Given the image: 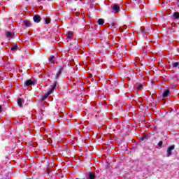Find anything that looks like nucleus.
Listing matches in <instances>:
<instances>
[{
    "label": "nucleus",
    "instance_id": "nucleus-7",
    "mask_svg": "<svg viewBox=\"0 0 179 179\" xmlns=\"http://www.w3.org/2000/svg\"><path fill=\"white\" fill-rule=\"evenodd\" d=\"M34 85V81L31 80H28L25 82V85L27 86H33Z\"/></svg>",
    "mask_w": 179,
    "mask_h": 179
},
{
    "label": "nucleus",
    "instance_id": "nucleus-10",
    "mask_svg": "<svg viewBox=\"0 0 179 179\" xmlns=\"http://www.w3.org/2000/svg\"><path fill=\"white\" fill-rule=\"evenodd\" d=\"M6 36L7 37V38H12L13 37V34H12L11 32H7L6 34Z\"/></svg>",
    "mask_w": 179,
    "mask_h": 179
},
{
    "label": "nucleus",
    "instance_id": "nucleus-22",
    "mask_svg": "<svg viewBox=\"0 0 179 179\" xmlns=\"http://www.w3.org/2000/svg\"><path fill=\"white\" fill-rule=\"evenodd\" d=\"M9 178H10V176H9V173H8L7 179H9Z\"/></svg>",
    "mask_w": 179,
    "mask_h": 179
},
{
    "label": "nucleus",
    "instance_id": "nucleus-5",
    "mask_svg": "<svg viewBox=\"0 0 179 179\" xmlns=\"http://www.w3.org/2000/svg\"><path fill=\"white\" fill-rule=\"evenodd\" d=\"M113 10H114V13H118V12H120V6L115 4L113 6Z\"/></svg>",
    "mask_w": 179,
    "mask_h": 179
},
{
    "label": "nucleus",
    "instance_id": "nucleus-3",
    "mask_svg": "<svg viewBox=\"0 0 179 179\" xmlns=\"http://www.w3.org/2000/svg\"><path fill=\"white\" fill-rule=\"evenodd\" d=\"M64 66H62L59 70L58 71V72L56 73V76H55V79L58 80L59 79V76H61V74L62 73V71H64Z\"/></svg>",
    "mask_w": 179,
    "mask_h": 179
},
{
    "label": "nucleus",
    "instance_id": "nucleus-12",
    "mask_svg": "<svg viewBox=\"0 0 179 179\" xmlns=\"http://www.w3.org/2000/svg\"><path fill=\"white\" fill-rule=\"evenodd\" d=\"M110 26L111 27H113V29H117V27H118V24H117V22H112Z\"/></svg>",
    "mask_w": 179,
    "mask_h": 179
},
{
    "label": "nucleus",
    "instance_id": "nucleus-11",
    "mask_svg": "<svg viewBox=\"0 0 179 179\" xmlns=\"http://www.w3.org/2000/svg\"><path fill=\"white\" fill-rule=\"evenodd\" d=\"M89 178L90 179H94V178H96V176L94 175V173L90 172L89 173Z\"/></svg>",
    "mask_w": 179,
    "mask_h": 179
},
{
    "label": "nucleus",
    "instance_id": "nucleus-23",
    "mask_svg": "<svg viewBox=\"0 0 179 179\" xmlns=\"http://www.w3.org/2000/svg\"><path fill=\"white\" fill-rule=\"evenodd\" d=\"M2 112V107L0 106V113Z\"/></svg>",
    "mask_w": 179,
    "mask_h": 179
},
{
    "label": "nucleus",
    "instance_id": "nucleus-15",
    "mask_svg": "<svg viewBox=\"0 0 179 179\" xmlns=\"http://www.w3.org/2000/svg\"><path fill=\"white\" fill-rule=\"evenodd\" d=\"M98 24H100V25L104 24V20L99 19L98 20Z\"/></svg>",
    "mask_w": 179,
    "mask_h": 179
},
{
    "label": "nucleus",
    "instance_id": "nucleus-21",
    "mask_svg": "<svg viewBox=\"0 0 179 179\" xmlns=\"http://www.w3.org/2000/svg\"><path fill=\"white\" fill-rule=\"evenodd\" d=\"M163 145V141H161L158 143V146H162Z\"/></svg>",
    "mask_w": 179,
    "mask_h": 179
},
{
    "label": "nucleus",
    "instance_id": "nucleus-19",
    "mask_svg": "<svg viewBox=\"0 0 179 179\" xmlns=\"http://www.w3.org/2000/svg\"><path fill=\"white\" fill-rule=\"evenodd\" d=\"M173 68H177V66H178V62L173 63Z\"/></svg>",
    "mask_w": 179,
    "mask_h": 179
},
{
    "label": "nucleus",
    "instance_id": "nucleus-17",
    "mask_svg": "<svg viewBox=\"0 0 179 179\" xmlns=\"http://www.w3.org/2000/svg\"><path fill=\"white\" fill-rule=\"evenodd\" d=\"M54 58H55V56H52L49 58V61L52 63V64H55L54 62Z\"/></svg>",
    "mask_w": 179,
    "mask_h": 179
},
{
    "label": "nucleus",
    "instance_id": "nucleus-24",
    "mask_svg": "<svg viewBox=\"0 0 179 179\" xmlns=\"http://www.w3.org/2000/svg\"><path fill=\"white\" fill-rule=\"evenodd\" d=\"M69 1H71V0H68Z\"/></svg>",
    "mask_w": 179,
    "mask_h": 179
},
{
    "label": "nucleus",
    "instance_id": "nucleus-2",
    "mask_svg": "<svg viewBox=\"0 0 179 179\" xmlns=\"http://www.w3.org/2000/svg\"><path fill=\"white\" fill-rule=\"evenodd\" d=\"M174 149H176V145H174L168 148L167 155H166L167 157H170V156H171V155H173V150H174Z\"/></svg>",
    "mask_w": 179,
    "mask_h": 179
},
{
    "label": "nucleus",
    "instance_id": "nucleus-9",
    "mask_svg": "<svg viewBox=\"0 0 179 179\" xmlns=\"http://www.w3.org/2000/svg\"><path fill=\"white\" fill-rule=\"evenodd\" d=\"M169 94H170V90H166L164 92V94H163V95H162V97L164 99V98L167 97V96H169Z\"/></svg>",
    "mask_w": 179,
    "mask_h": 179
},
{
    "label": "nucleus",
    "instance_id": "nucleus-25",
    "mask_svg": "<svg viewBox=\"0 0 179 179\" xmlns=\"http://www.w3.org/2000/svg\"><path fill=\"white\" fill-rule=\"evenodd\" d=\"M26 1H29V0H26Z\"/></svg>",
    "mask_w": 179,
    "mask_h": 179
},
{
    "label": "nucleus",
    "instance_id": "nucleus-18",
    "mask_svg": "<svg viewBox=\"0 0 179 179\" xmlns=\"http://www.w3.org/2000/svg\"><path fill=\"white\" fill-rule=\"evenodd\" d=\"M14 50H17V45H15L11 48V51H13Z\"/></svg>",
    "mask_w": 179,
    "mask_h": 179
},
{
    "label": "nucleus",
    "instance_id": "nucleus-8",
    "mask_svg": "<svg viewBox=\"0 0 179 179\" xmlns=\"http://www.w3.org/2000/svg\"><path fill=\"white\" fill-rule=\"evenodd\" d=\"M71 36H73V31H69L66 34V38H69V40H71L72 39Z\"/></svg>",
    "mask_w": 179,
    "mask_h": 179
},
{
    "label": "nucleus",
    "instance_id": "nucleus-20",
    "mask_svg": "<svg viewBox=\"0 0 179 179\" xmlns=\"http://www.w3.org/2000/svg\"><path fill=\"white\" fill-rule=\"evenodd\" d=\"M143 87V85H140L137 87V90H141Z\"/></svg>",
    "mask_w": 179,
    "mask_h": 179
},
{
    "label": "nucleus",
    "instance_id": "nucleus-6",
    "mask_svg": "<svg viewBox=\"0 0 179 179\" xmlns=\"http://www.w3.org/2000/svg\"><path fill=\"white\" fill-rule=\"evenodd\" d=\"M17 103L19 107H22V106H23V103H24V100L23 99L18 98L17 100Z\"/></svg>",
    "mask_w": 179,
    "mask_h": 179
},
{
    "label": "nucleus",
    "instance_id": "nucleus-14",
    "mask_svg": "<svg viewBox=\"0 0 179 179\" xmlns=\"http://www.w3.org/2000/svg\"><path fill=\"white\" fill-rule=\"evenodd\" d=\"M45 24H50V23H51V19L48 18V17H46L45 19Z\"/></svg>",
    "mask_w": 179,
    "mask_h": 179
},
{
    "label": "nucleus",
    "instance_id": "nucleus-1",
    "mask_svg": "<svg viewBox=\"0 0 179 179\" xmlns=\"http://www.w3.org/2000/svg\"><path fill=\"white\" fill-rule=\"evenodd\" d=\"M58 87H59V85H58V83H57V81H55L53 84V86L49 90V92H48L46 94H45L43 96H42V97L41 99V101H44V100H45V99H47V97H48L50 96V94H52V93H54V90L58 89Z\"/></svg>",
    "mask_w": 179,
    "mask_h": 179
},
{
    "label": "nucleus",
    "instance_id": "nucleus-4",
    "mask_svg": "<svg viewBox=\"0 0 179 179\" xmlns=\"http://www.w3.org/2000/svg\"><path fill=\"white\" fill-rule=\"evenodd\" d=\"M33 19H34V22H35V23H40V22H41V17H40V15H34Z\"/></svg>",
    "mask_w": 179,
    "mask_h": 179
},
{
    "label": "nucleus",
    "instance_id": "nucleus-16",
    "mask_svg": "<svg viewBox=\"0 0 179 179\" xmlns=\"http://www.w3.org/2000/svg\"><path fill=\"white\" fill-rule=\"evenodd\" d=\"M173 15V17L175 19H178L179 18V13H174Z\"/></svg>",
    "mask_w": 179,
    "mask_h": 179
},
{
    "label": "nucleus",
    "instance_id": "nucleus-13",
    "mask_svg": "<svg viewBox=\"0 0 179 179\" xmlns=\"http://www.w3.org/2000/svg\"><path fill=\"white\" fill-rule=\"evenodd\" d=\"M24 23H25L26 27H30V26H31L30 21H29V20H25V21H24Z\"/></svg>",
    "mask_w": 179,
    "mask_h": 179
}]
</instances>
